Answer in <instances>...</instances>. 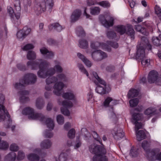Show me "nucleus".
<instances>
[{
    "label": "nucleus",
    "mask_w": 161,
    "mask_h": 161,
    "mask_svg": "<svg viewBox=\"0 0 161 161\" xmlns=\"http://www.w3.org/2000/svg\"><path fill=\"white\" fill-rule=\"evenodd\" d=\"M55 65L54 68H51L47 71L45 70L44 67H47L48 63L46 61L42 60H37L35 63L32 64V68L36 69V67H39L40 69L38 72V76L41 78H45L47 77L46 79L47 85L45 87L46 89L49 91L51 90L52 87L49 85L53 83H55L53 86V93L56 95L59 96L62 94V90L64 86V84L60 81H64L65 80L66 76L63 74L58 75L57 77H52L56 72H61L62 69L60 66V63L58 61H55Z\"/></svg>",
    "instance_id": "nucleus-1"
},
{
    "label": "nucleus",
    "mask_w": 161,
    "mask_h": 161,
    "mask_svg": "<svg viewBox=\"0 0 161 161\" xmlns=\"http://www.w3.org/2000/svg\"><path fill=\"white\" fill-rule=\"evenodd\" d=\"M91 47L92 49V57L93 59L96 61H100L107 57V54L100 50H98L99 48L109 51V49L105 46H103L102 43L97 42H92L91 44Z\"/></svg>",
    "instance_id": "nucleus-2"
},
{
    "label": "nucleus",
    "mask_w": 161,
    "mask_h": 161,
    "mask_svg": "<svg viewBox=\"0 0 161 161\" xmlns=\"http://www.w3.org/2000/svg\"><path fill=\"white\" fill-rule=\"evenodd\" d=\"M15 10L14 11L12 7H7V12L11 17L12 22L15 24L20 23L21 7L19 0H15L14 2Z\"/></svg>",
    "instance_id": "nucleus-3"
},
{
    "label": "nucleus",
    "mask_w": 161,
    "mask_h": 161,
    "mask_svg": "<svg viewBox=\"0 0 161 161\" xmlns=\"http://www.w3.org/2000/svg\"><path fill=\"white\" fill-rule=\"evenodd\" d=\"M143 118L142 114L134 113L132 115L131 121L135 125V130L137 140L140 141L144 139L145 137V133L143 130H140L138 131L137 130L141 128L142 124L141 122H139L140 120Z\"/></svg>",
    "instance_id": "nucleus-4"
},
{
    "label": "nucleus",
    "mask_w": 161,
    "mask_h": 161,
    "mask_svg": "<svg viewBox=\"0 0 161 161\" xmlns=\"http://www.w3.org/2000/svg\"><path fill=\"white\" fill-rule=\"evenodd\" d=\"M53 5V0H40L36 1L34 9L39 14L46 11L50 12Z\"/></svg>",
    "instance_id": "nucleus-5"
},
{
    "label": "nucleus",
    "mask_w": 161,
    "mask_h": 161,
    "mask_svg": "<svg viewBox=\"0 0 161 161\" xmlns=\"http://www.w3.org/2000/svg\"><path fill=\"white\" fill-rule=\"evenodd\" d=\"M90 151L95 154L92 161H107L108 159L104 155L106 152L103 147L100 148L99 146L94 144L89 147Z\"/></svg>",
    "instance_id": "nucleus-6"
},
{
    "label": "nucleus",
    "mask_w": 161,
    "mask_h": 161,
    "mask_svg": "<svg viewBox=\"0 0 161 161\" xmlns=\"http://www.w3.org/2000/svg\"><path fill=\"white\" fill-rule=\"evenodd\" d=\"M36 77L33 74H28L26 75L24 78L20 80L19 83H16L14 86L16 89H19L22 86L26 85L32 84L36 81Z\"/></svg>",
    "instance_id": "nucleus-7"
},
{
    "label": "nucleus",
    "mask_w": 161,
    "mask_h": 161,
    "mask_svg": "<svg viewBox=\"0 0 161 161\" xmlns=\"http://www.w3.org/2000/svg\"><path fill=\"white\" fill-rule=\"evenodd\" d=\"M92 75V77H89V78L93 80L95 83L98 85L96 89V92L100 94H105V91H104L105 82L99 77L96 72H93Z\"/></svg>",
    "instance_id": "nucleus-8"
},
{
    "label": "nucleus",
    "mask_w": 161,
    "mask_h": 161,
    "mask_svg": "<svg viewBox=\"0 0 161 161\" xmlns=\"http://www.w3.org/2000/svg\"><path fill=\"white\" fill-rule=\"evenodd\" d=\"M137 51L136 58L142 60V64L144 67L148 66L150 64V60L145 56L144 48L141 44L137 45Z\"/></svg>",
    "instance_id": "nucleus-9"
},
{
    "label": "nucleus",
    "mask_w": 161,
    "mask_h": 161,
    "mask_svg": "<svg viewBox=\"0 0 161 161\" xmlns=\"http://www.w3.org/2000/svg\"><path fill=\"white\" fill-rule=\"evenodd\" d=\"M4 100L5 96L2 93H0V122L5 118L10 123L11 120L10 118V115L3 106Z\"/></svg>",
    "instance_id": "nucleus-10"
},
{
    "label": "nucleus",
    "mask_w": 161,
    "mask_h": 161,
    "mask_svg": "<svg viewBox=\"0 0 161 161\" xmlns=\"http://www.w3.org/2000/svg\"><path fill=\"white\" fill-rule=\"evenodd\" d=\"M115 31L120 35H123L125 32L131 38H134L135 31L131 25H128L126 26L119 25L115 28Z\"/></svg>",
    "instance_id": "nucleus-11"
},
{
    "label": "nucleus",
    "mask_w": 161,
    "mask_h": 161,
    "mask_svg": "<svg viewBox=\"0 0 161 161\" xmlns=\"http://www.w3.org/2000/svg\"><path fill=\"white\" fill-rule=\"evenodd\" d=\"M23 114L27 116L29 119L42 120L44 118L43 115L40 114L35 113L34 109L30 107L25 108L22 111Z\"/></svg>",
    "instance_id": "nucleus-12"
},
{
    "label": "nucleus",
    "mask_w": 161,
    "mask_h": 161,
    "mask_svg": "<svg viewBox=\"0 0 161 161\" xmlns=\"http://www.w3.org/2000/svg\"><path fill=\"white\" fill-rule=\"evenodd\" d=\"M45 124L49 130H46L43 133V135L45 137L51 138L53 136V134L51 131L54 127V124L53 120L50 118H47L45 122Z\"/></svg>",
    "instance_id": "nucleus-13"
},
{
    "label": "nucleus",
    "mask_w": 161,
    "mask_h": 161,
    "mask_svg": "<svg viewBox=\"0 0 161 161\" xmlns=\"http://www.w3.org/2000/svg\"><path fill=\"white\" fill-rule=\"evenodd\" d=\"M58 103L61 106V109L62 113L66 116H69L70 113L67 108L72 106V103L70 101L66 100L62 101L60 100H58Z\"/></svg>",
    "instance_id": "nucleus-14"
},
{
    "label": "nucleus",
    "mask_w": 161,
    "mask_h": 161,
    "mask_svg": "<svg viewBox=\"0 0 161 161\" xmlns=\"http://www.w3.org/2000/svg\"><path fill=\"white\" fill-rule=\"evenodd\" d=\"M31 31V29L28 27L26 26L22 30H19L17 33L16 36L17 39L20 41H22L28 35Z\"/></svg>",
    "instance_id": "nucleus-15"
},
{
    "label": "nucleus",
    "mask_w": 161,
    "mask_h": 161,
    "mask_svg": "<svg viewBox=\"0 0 161 161\" xmlns=\"http://www.w3.org/2000/svg\"><path fill=\"white\" fill-rule=\"evenodd\" d=\"M104 18L107 19H109L108 21H107L106 20H101L102 24L105 27H108L113 25L115 19L110 13L108 12L107 14L105 15Z\"/></svg>",
    "instance_id": "nucleus-16"
},
{
    "label": "nucleus",
    "mask_w": 161,
    "mask_h": 161,
    "mask_svg": "<svg viewBox=\"0 0 161 161\" xmlns=\"http://www.w3.org/2000/svg\"><path fill=\"white\" fill-rule=\"evenodd\" d=\"M158 72L155 70L151 71L149 73L148 76V80L150 83H153L155 82H157L158 85H161V83H158L159 79H158Z\"/></svg>",
    "instance_id": "nucleus-17"
},
{
    "label": "nucleus",
    "mask_w": 161,
    "mask_h": 161,
    "mask_svg": "<svg viewBox=\"0 0 161 161\" xmlns=\"http://www.w3.org/2000/svg\"><path fill=\"white\" fill-rule=\"evenodd\" d=\"M62 97L65 99L69 100L76 101V96L74 92L71 90H68L67 92L63 93L62 94Z\"/></svg>",
    "instance_id": "nucleus-18"
},
{
    "label": "nucleus",
    "mask_w": 161,
    "mask_h": 161,
    "mask_svg": "<svg viewBox=\"0 0 161 161\" xmlns=\"http://www.w3.org/2000/svg\"><path fill=\"white\" fill-rule=\"evenodd\" d=\"M112 134L114 138L119 139L122 138L124 136V133L122 129L116 127H115L112 131Z\"/></svg>",
    "instance_id": "nucleus-19"
},
{
    "label": "nucleus",
    "mask_w": 161,
    "mask_h": 161,
    "mask_svg": "<svg viewBox=\"0 0 161 161\" xmlns=\"http://www.w3.org/2000/svg\"><path fill=\"white\" fill-rule=\"evenodd\" d=\"M119 103V101L113 99L110 97H107L103 102V106L105 107L111 106Z\"/></svg>",
    "instance_id": "nucleus-20"
},
{
    "label": "nucleus",
    "mask_w": 161,
    "mask_h": 161,
    "mask_svg": "<svg viewBox=\"0 0 161 161\" xmlns=\"http://www.w3.org/2000/svg\"><path fill=\"white\" fill-rule=\"evenodd\" d=\"M41 53L44 55L47 58L51 59L53 58L54 55L53 53L48 50L45 47H42L40 49Z\"/></svg>",
    "instance_id": "nucleus-21"
},
{
    "label": "nucleus",
    "mask_w": 161,
    "mask_h": 161,
    "mask_svg": "<svg viewBox=\"0 0 161 161\" xmlns=\"http://www.w3.org/2000/svg\"><path fill=\"white\" fill-rule=\"evenodd\" d=\"M81 14V11L80 9H76L73 12L71 16V21L74 22L77 20L80 17Z\"/></svg>",
    "instance_id": "nucleus-22"
},
{
    "label": "nucleus",
    "mask_w": 161,
    "mask_h": 161,
    "mask_svg": "<svg viewBox=\"0 0 161 161\" xmlns=\"http://www.w3.org/2000/svg\"><path fill=\"white\" fill-rule=\"evenodd\" d=\"M144 114L148 116L147 119H148L152 115L156 114L154 108L150 107L147 109L144 112Z\"/></svg>",
    "instance_id": "nucleus-23"
},
{
    "label": "nucleus",
    "mask_w": 161,
    "mask_h": 161,
    "mask_svg": "<svg viewBox=\"0 0 161 161\" xmlns=\"http://www.w3.org/2000/svg\"><path fill=\"white\" fill-rule=\"evenodd\" d=\"M40 145L42 149H47L51 147L52 142L49 140H45L41 143Z\"/></svg>",
    "instance_id": "nucleus-24"
},
{
    "label": "nucleus",
    "mask_w": 161,
    "mask_h": 161,
    "mask_svg": "<svg viewBox=\"0 0 161 161\" xmlns=\"http://www.w3.org/2000/svg\"><path fill=\"white\" fill-rule=\"evenodd\" d=\"M77 56L84 63L86 66L88 67H90L92 65V63L85 57L80 53L77 54Z\"/></svg>",
    "instance_id": "nucleus-25"
},
{
    "label": "nucleus",
    "mask_w": 161,
    "mask_h": 161,
    "mask_svg": "<svg viewBox=\"0 0 161 161\" xmlns=\"http://www.w3.org/2000/svg\"><path fill=\"white\" fill-rule=\"evenodd\" d=\"M56 161H66L67 160V155L64 153H61L58 158L55 157L54 158Z\"/></svg>",
    "instance_id": "nucleus-26"
},
{
    "label": "nucleus",
    "mask_w": 161,
    "mask_h": 161,
    "mask_svg": "<svg viewBox=\"0 0 161 161\" xmlns=\"http://www.w3.org/2000/svg\"><path fill=\"white\" fill-rule=\"evenodd\" d=\"M28 92L27 91H24L19 94V100L21 102H24L26 101L28 99L27 94Z\"/></svg>",
    "instance_id": "nucleus-27"
},
{
    "label": "nucleus",
    "mask_w": 161,
    "mask_h": 161,
    "mask_svg": "<svg viewBox=\"0 0 161 161\" xmlns=\"http://www.w3.org/2000/svg\"><path fill=\"white\" fill-rule=\"evenodd\" d=\"M90 13L93 15L98 14L100 12V9L97 7H91L90 9Z\"/></svg>",
    "instance_id": "nucleus-28"
},
{
    "label": "nucleus",
    "mask_w": 161,
    "mask_h": 161,
    "mask_svg": "<svg viewBox=\"0 0 161 161\" xmlns=\"http://www.w3.org/2000/svg\"><path fill=\"white\" fill-rule=\"evenodd\" d=\"M28 159L31 161H37L39 160V157L35 154H30L27 156Z\"/></svg>",
    "instance_id": "nucleus-29"
},
{
    "label": "nucleus",
    "mask_w": 161,
    "mask_h": 161,
    "mask_svg": "<svg viewBox=\"0 0 161 161\" xmlns=\"http://www.w3.org/2000/svg\"><path fill=\"white\" fill-rule=\"evenodd\" d=\"M139 92L138 90L132 89L130 90L129 92L128 96L129 98H131L136 96L138 94Z\"/></svg>",
    "instance_id": "nucleus-30"
},
{
    "label": "nucleus",
    "mask_w": 161,
    "mask_h": 161,
    "mask_svg": "<svg viewBox=\"0 0 161 161\" xmlns=\"http://www.w3.org/2000/svg\"><path fill=\"white\" fill-rule=\"evenodd\" d=\"M135 28L137 31L143 34V35H147V33L145 28H142L141 26L138 25L135 26Z\"/></svg>",
    "instance_id": "nucleus-31"
},
{
    "label": "nucleus",
    "mask_w": 161,
    "mask_h": 161,
    "mask_svg": "<svg viewBox=\"0 0 161 161\" xmlns=\"http://www.w3.org/2000/svg\"><path fill=\"white\" fill-rule=\"evenodd\" d=\"M27 58L29 60H33L36 58V54L35 52L32 51H29L27 55Z\"/></svg>",
    "instance_id": "nucleus-32"
},
{
    "label": "nucleus",
    "mask_w": 161,
    "mask_h": 161,
    "mask_svg": "<svg viewBox=\"0 0 161 161\" xmlns=\"http://www.w3.org/2000/svg\"><path fill=\"white\" fill-rule=\"evenodd\" d=\"M108 44H104L103 43H102V44L103 45V46H105L107 47V48H108L109 49H110V50L109 51H109L111 50V48L110 46H111L112 47H114V48H117L118 47V44L116 43H112L110 42H107Z\"/></svg>",
    "instance_id": "nucleus-33"
},
{
    "label": "nucleus",
    "mask_w": 161,
    "mask_h": 161,
    "mask_svg": "<svg viewBox=\"0 0 161 161\" xmlns=\"http://www.w3.org/2000/svg\"><path fill=\"white\" fill-rule=\"evenodd\" d=\"M79 47L83 48H86L88 46L87 42L85 40L81 39L79 41Z\"/></svg>",
    "instance_id": "nucleus-34"
},
{
    "label": "nucleus",
    "mask_w": 161,
    "mask_h": 161,
    "mask_svg": "<svg viewBox=\"0 0 161 161\" xmlns=\"http://www.w3.org/2000/svg\"><path fill=\"white\" fill-rule=\"evenodd\" d=\"M150 145V142H148L146 141H144L142 144V146L146 152L149 150V147Z\"/></svg>",
    "instance_id": "nucleus-35"
},
{
    "label": "nucleus",
    "mask_w": 161,
    "mask_h": 161,
    "mask_svg": "<svg viewBox=\"0 0 161 161\" xmlns=\"http://www.w3.org/2000/svg\"><path fill=\"white\" fill-rule=\"evenodd\" d=\"M1 138L0 137V149H5L7 148L8 147V143L3 141H1Z\"/></svg>",
    "instance_id": "nucleus-36"
},
{
    "label": "nucleus",
    "mask_w": 161,
    "mask_h": 161,
    "mask_svg": "<svg viewBox=\"0 0 161 161\" xmlns=\"http://www.w3.org/2000/svg\"><path fill=\"white\" fill-rule=\"evenodd\" d=\"M77 66L81 72L86 74V76L89 78V77H91L90 76H89L88 72L85 69L84 67L82 64H78L77 65Z\"/></svg>",
    "instance_id": "nucleus-37"
},
{
    "label": "nucleus",
    "mask_w": 161,
    "mask_h": 161,
    "mask_svg": "<svg viewBox=\"0 0 161 161\" xmlns=\"http://www.w3.org/2000/svg\"><path fill=\"white\" fill-rule=\"evenodd\" d=\"M153 44L156 46H158L161 44V40L157 37H153L152 38Z\"/></svg>",
    "instance_id": "nucleus-38"
},
{
    "label": "nucleus",
    "mask_w": 161,
    "mask_h": 161,
    "mask_svg": "<svg viewBox=\"0 0 161 161\" xmlns=\"http://www.w3.org/2000/svg\"><path fill=\"white\" fill-rule=\"evenodd\" d=\"M139 102V100L137 98H135L129 101L130 105L131 107H134L136 106Z\"/></svg>",
    "instance_id": "nucleus-39"
},
{
    "label": "nucleus",
    "mask_w": 161,
    "mask_h": 161,
    "mask_svg": "<svg viewBox=\"0 0 161 161\" xmlns=\"http://www.w3.org/2000/svg\"><path fill=\"white\" fill-rule=\"evenodd\" d=\"M57 121L59 125H62L64 122V118L61 115H58L57 117Z\"/></svg>",
    "instance_id": "nucleus-40"
},
{
    "label": "nucleus",
    "mask_w": 161,
    "mask_h": 161,
    "mask_svg": "<svg viewBox=\"0 0 161 161\" xmlns=\"http://www.w3.org/2000/svg\"><path fill=\"white\" fill-rule=\"evenodd\" d=\"M98 4L104 8H108L110 5V3L107 1H103L98 2Z\"/></svg>",
    "instance_id": "nucleus-41"
},
{
    "label": "nucleus",
    "mask_w": 161,
    "mask_h": 161,
    "mask_svg": "<svg viewBox=\"0 0 161 161\" xmlns=\"http://www.w3.org/2000/svg\"><path fill=\"white\" fill-rule=\"evenodd\" d=\"M75 131L74 129H72L70 130L68 133V137L70 138L73 139L75 137Z\"/></svg>",
    "instance_id": "nucleus-42"
},
{
    "label": "nucleus",
    "mask_w": 161,
    "mask_h": 161,
    "mask_svg": "<svg viewBox=\"0 0 161 161\" xmlns=\"http://www.w3.org/2000/svg\"><path fill=\"white\" fill-rule=\"evenodd\" d=\"M50 27H53L54 29H56L58 31H61L63 29L62 26L58 23H55L53 24Z\"/></svg>",
    "instance_id": "nucleus-43"
},
{
    "label": "nucleus",
    "mask_w": 161,
    "mask_h": 161,
    "mask_svg": "<svg viewBox=\"0 0 161 161\" xmlns=\"http://www.w3.org/2000/svg\"><path fill=\"white\" fill-rule=\"evenodd\" d=\"M154 153L153 154L152 153V152H150L149 153V155H153V158L154 159V157H155V159L161 160V153H160L159 154H157L156 153L153 152Z\"/></svg>",
    "instance_id": "nucleus-44"
},
{
    "label": "nucleus",
    "mask_w": 161,
    "mask_h": 161,
    "mask_svg": "<svg viewBox=\"0 0 161 161\" xmlns=\"http://www.w3.org/2000/svg\"><path fill=\"white\" fill-rule=\"evenodd\" d=\"M34 47V45L32 44H28L24 46L22 48V49L25 51L32 49Z\"/></svg>",
    "instance_id": "nucleus-45"
},
{
    "label": "nucleus",
    "mask_w": 161,
    "mask_h": 161,
    "mask_svg": "<svg viewBox=\"0 0 161 161\" xmlns=\"http://www.w3.org/2000/svg\"><path fill=\"white\" fill-rule=\"evenodd\" d=\"M155 13L159 17L160 19L161 20V9L158 6L156 5L155 8Z\"/></svg>",
    "instance_id": "nucleus-46"
},
{
    "label": "nucleus",
    "mask_w": 161,
    "mask_h": 161,
    "mask_svg": "<svg viewBox=\"0 0 161 161\" xmlns=\"http://www.w3.org/2000/svg\"><path fill=\"white\" fill-rule=\"evenodd\" d=\"M92 135L95 139L98 141L100 144H102L101 140L98 136L97 133L95 131H93L92 133Z\"/></svg>",
    "instance_id": "nucleus-47"
},
{
    "label": "nucleus",
    "mask_w": 161,
    "mask_h": 161,
    "mask_svg": "<svg viewBox=\"0 0 161 161\" xmlns=\"http://www.w3.org/2000/svg\"><path fill=\"white\" fill-rule=\"evenodd\" d=\"M87 99L88 101L91 103H93L94 102V99L92 92H90L88 93L87 95Z\"/></svg>",
    "instance_id": "nucleus-48"
},
{
    "label": "nucleus",
    "mask_w": 161,
    "mask_h": 161,
    "mask_svg": "<svg viewBox=\"0 0 161 161\" xmlns=\"http://www.w3.org/2000/svg\"><path fill=\"white\" fill-rule=\"evenodd\" d=\"M24 157L25 154L23 152L21 151H19L18 153L17 157V159L18 160H22L24 159Z\"/></svg>",
    "instance_id": "nucleus-49"
},
{
    "label": "nucleus",
    "mask_w": 161,
    "mask_h": 161,
    "mask_svg": "<svg viewBox=\"0 0 161 161\" xmlns=\"http://www.w3.org/2000/svg\"><path fill=\"white\" fill-rule=\"evenodd\" d=\"M7 158L11 160H14L16 158V155L14 152H11L8 155Z\"/></svg>",
    "instance_id": "nucleus-50"
},
{
    "label": "nucleus",
    "mask_w": 161,
    "mask_h": 161,
    "mask_svg": "<svg viewBox=\"0 0 161 161\" xmlns=\"http://www.w3.org/2000/svg\"><path fill=\"white\" fill-rule=\"evenodd\" d=\"M36 105L37 108L38 109L42 108L43 106V104L41 99L37 100Z\"/></svg>",
    "instance_id": "nucleus-51"
},
{
    "label": "nucleus",
    "mask_w": 161,
    "mask_h": 161,
    "mask_svg": "<svg viewBox=\"0 0 161 161\" xmlns=\"http://www.w3.org/2000/svg\"><path fill=\"white\" fill-rule=\"evenodd\" d=\"M18 147L16 144L14 143L11 144L10 147V150L14 152L17 151L18 150Z\"/></svg>",
    "instance_id": "nucleus-52"
},
{
    "label": "nucleus",
    "mask_w": 161,
    "mask_h": 161,
    "mask_svg": "<svg viewBox=\"0 0 161 161\" xmlns=\"http://www.w3.org/2000/svg\"><path fill=\"white\" fill-rule=\"evenodd\" d=\"M97 4L98 3L96 0H87V4L88 6Z\"/></svg>",
    "instance_id": "nucleus-53"
},
{
    "label": "nucleus",
    "mask_w": 161,
    "mask_h": 161,
    "mask_svg": "<svg viewBox=\"0 0 161 161\" xmlns=\"http://www.w3.org/2000/svg\"><path fill=\"white\" fill-rule=\"evenodd\" d=\"M137 153L136 149L134 147L132 148L130 151V155L132 157H134L136 155Z\"/></svg>",
    "instance_id": "nucleus-54"
},
{
    "label": "nucleus",
    "mask_w": 161,
    "mask_h": 161,
    "mask_svg": "<svg viewBox=\"0 0 161 161\" xmlns=\"http://www.w3.org/2000/svg\"><path fill=\"white\" fill-rule=\"evenodd\" d=\"M115 35V33L112 31H108L107 33V36L109 38H113Z\"/></svg>",
    "instance_id": "nucleus-55"
},
{
    "label": "nucleus",
    "mask_w": 161,
    "mask_h": 161,
    "mask_svg": "<svg viewBox=\"0 0 161 161\" xmlns=\"http://www.w3.org/2000/svg\"><path fill=\"white\" fill-rule=\"evenodd\" d=\"M111 88L110 86L109 85H106L105 84V86L104 88V91H105V93H108L110 91Z\"/></svg>",
    "instance_id": "nucleus-56"
},
{
    "label": "nucleus",
    "mask_w": 161,
    "mask_h": 161,
    "mask_svg": "<svg viewBox=\"0 0 161 161\" xmlns=\"http://www.w3.org/2000/svg\"><path fill=\"white\" fill-rule=\"evenodd\" d=\"M76 33L78 36H83L85 35V32L81 28L80 30H78L76 31Z\"/></svg>",
    "instance_id": "nucleus-57"
},
{
    "label": "nucleus",
    "mask_w": 161,
    "mask_h": 161,
    "mask_svg": "<svg viewBox=\"0 0 161 161\" xmlns=\"http://www.w3.org/2000/svg\"><path fill=\"white\" fill-rule=\"evenodd\" d=\"M81 145V142L79 141H77L74 145V148L75 149H77L80 147Z\"/></svg>",
    "instance_id": "nucleus-58"
},
{
    "label": "nucleus",
    "mask_w": 161,
    "mask_h": 161,
    "mask_svg": "<svg viewBox=\"0 0 161 161\" xmlns=\"http://www.w3.org/2000/svg\"><path fill=\"white\" fill-rule=\"evenodd\" d=\"M109 115L111 119H115L116 118V116L113 111L110 112L109 113Z\"/></svg>",
    "instance_id": "nucleus-59"
},
{
    "label": "nucleus",
    "mask_w": 161,
    "mask_h": 161,
    "mask_svg": "<svg viewBox=\"0 0 161 161\" xmlns=\"http://www.w3.org/2000/svg\"><path fill=\"white\" fill-rule=\"evenodd\" d=\"M84 13L83 15L86 16V18H90L91 16L89 14H87L86 12V8L85 7H84Z\"/></svg>",
    "instance_id": "nucleus-60"
},
{
    "label": "nucleus",
    "mask_w": 161,
    "mask_h": 161,
    "mask_svg": "<svg viewBox=\"0 0 161 161\" xmlns=\"http://www.w3.org/2000/svg\"><path fill=\"white\" fill-rule=\"evenodd\" d=\"M71 126V124L70 123L67 122L64 125V128L66 130H67Z\"/></svg>",
    "instance_id": "nucleus-61"
},
{
    "label": "nucleus",
    "mask_w": 161,
    "mask_h": 161,
    "mask_svg": "<svg viewBox=\"0 0 161 161\" xmlns=\"http://www.w3.org/2000/svg\"><path fill=\"white\" fill-rule=\"evenodd\" d=\"M129 3L131 8H134L135 5V2L132 0H130L129 1Z\"/></svg>",
    "instance_id": "nucleus-62"
},
{
    "label": "nucleus",
    "mask_w": 161,
    "mask_h": 161,
    "mask_svg": "<svg viewBox=\"0 0 161 161\" xmlns=\"http://www.w3.org/2000/svg\"><path fill=\"white\" fill-rule=\"evenodd\" d=\"M114 69V67L112 66H109L107 67L106 70L109 72H111Z\"/></svg>",
    "instance_id": "nucleus-63"
},
{
    "label": "nucleus",
    "mask_w": 161,
    "mask_h": 161,
    "mask_svg": "<svg viewBox=\"0 0 161 161\" xmlns=\"http://www.w3.org/2000/svg\"><path fill=\"white\" fill-rule=\"evenodd\" d=\"M44 26V24L42 23H41L39 25V29L40 31H42Z\"/></svg>",
    "instance_id": "nucleus-64"
}]
</instances>
